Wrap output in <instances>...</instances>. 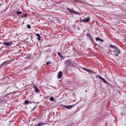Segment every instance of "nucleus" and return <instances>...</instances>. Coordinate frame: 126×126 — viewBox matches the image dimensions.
Masks as SVG:
<instances>
[{
	"mask_svg": "<svg viewBox=\"0 0 126 126\" xmlns=\"http://www.w3.org/2000/svg\"><path fill=\"white\" fill-rule=\"evenodd\" d=\"M113 52L116 56H118V54H120L121 52L120 50L118 49L113 50Z\"/></svg>",
	"mask_w": 126,
	"mask_h": 126,
	"instance_id": "1",
	"label": "nucleus"
},
{
	"mask_svg": "<svg viewBox=\"0 0 126 126\" xmlns=\"http://www.w3.org/2000/svg\"><path fill=\"white\" fill-rule=\"evenodd\" d=\"M97 77L99 79L103 80V82L107 84H108L109 83L107 81L105 80V79L104 78L100 77V76L98 75Z\"/></svg>",
	"mask_w": 126,
	"mask_h": 126,
	"instance_id": "2",
	"label": "nucleus"
},
{
	"mask_svg": "<svg viewBox=\"0 0 126 126\" xmlns=\"http://www.w3.org/2000/svg\"><path fill=\"white\" fill-rule=\"evenodd\" d=\"M83 69L89 73L91 74H93L95 73L94 72L87 68H83Z\"/></svg>",
	"mask_w": 126,
	"mask_h": 126,
	"instance_id": "3",
	"label": "nucleus"
},
{
	"mask_svg": "<svg viewBox=\"0 0 126 126\" xmlns=\"http://www.w3.org/2000/svg\"><path fill=\"white\" fill-rule=\"evenodd\" d=\"M33 88L34 89L36 93H38L39 91V90L37 87L35 85H33Z\"/></svg>",
	"mask_w": 126,
	"mask_h": 126,
	"instance_id": "4",
	"label": "nucleus"
},
{
	"mask_svg": "<svg viewBox=\"0 0 126 126\" xmlns=\"http://www.w3.org/2000/svg\"><path fill=\"white\" fill-rule=\"evenodd\" d=\"M47 123H41L39 122L37 125L38 126H42L47 124Z\"/></svg>",
	"mask_w": 126,
	"mask_h": 126,
	"instance_id": "5",
	"label": "nucleus"
},
{
	"mask_svg": "<svg viewBox=\"0 0 126 126\" xmlns=\"http://www.w3.org/2000/svg\"><path fill=\"white\" fill-rule=\"evenodd\" d=\"M63 74L62 71H60L58 73V78L59 79H60L62 78V76Z\"/></svg>",
	"mask_w": 126,
	"mask_h": 126,
	"instance_id": "6",
	"label": "nucleus"
},
{
	"mask_svg": "<svg viewBox=\"0 0 126 126\" xmlns=\"http://www.w3.org/2000/svg\"><path fill=\"white\" fill-rule=\"evenodd\" d=\"M63 107L66 108L68 109H70L74 105H71V106H67V105H63Z\"/></svg>",
	"mask_w": 126,
	"mask_h": 126,
	"instance_id": "7",
	"label": "nucleus"
},
{
	"mask_svg": "<svg viewBox=\"0 0 126 126\" xmlns=\"http://www.w3.org/2000/svg\"><path fill=\"white\" fill-rule=\"evenodd\" d=\"M89 17H88L85 19H83L82 20V21L84 22H88L89 21Z\"/></svg>",
	"mask_w": 126,
	"mask_h": 126,
	"instance_id": "8",
	"label": "nucleus"
},
{
	"mask_svg": "<svg viewBox=\"0 0 126 126\" xmlns=\"http://www.w3.org/2000/svg\"><path fill=\"white\" fill-rule=\"evenodd\" d=\"M66 66L67 67L69 66L71 64V63L69 60H67L66 61Z\"/></svg>",
	"mask_w": 126,
	"mask_h": 126,
	"instance_id": "9",
	"label": "nucleus"
},
{
	"mask_svg": "<svg viewBox=\"0 0 126 126\" xmlns=\"http://www.w3.org/2000/svg\"><path fill=\"white\" fill-rule=\"evenodd\" d=\"M110 47L113 49H117V48L115 46L112 45H110Z\"/></svg>",
	"mask_w": 126,
	"mask_h": 126,
	"instance_id": "10",
	"label": "nucleus"
},
{
	"mask_svg": "<svg viewBox=\"0 0 126 126\" xmlns=\"http://www.w3.org/2000/svg\"><path fill=\"white\" fill-rule=\"evenodd\" d=\"M11 61H10V60L5 61V62H4L2 64H1V65H3L5 64H7L8 63H9L10 62H11Z\"/></svg>",
	"mask_w": 126,
	"mask_h": 126,
	"instance_id": "11",
	"label": "nucleus"
},
{
	"mask_svg": "<svg viewBox=\"0 0 126 126\" xmlns=\"http://www.w3.org/2000/svg\"><path fill=\"white\" fill-rule=\"evenodd\" d=\"M88 34L89 35V37H90V40H91V42L92 43H93V42H94L93 41V38H92V37H91V35H90L89 34V33H87V35H88Z\"/></svg>",
	"mask_w": 126,
	"mask_h": 126,
	"instance_id": "12",
	"label": "nucleus"
},
{
	"mask_svg": "<svg viewBox=\"0 0 126 126\" xmlns=\"http://www.w3.org/2000/svg\"><path fill=\"white\" fill-rule=\"evenodd\" d=\"M3 44L4 45H6L7 46H9V45L10 44L9 43H8L6 42H4L3 43Z\"/></svg>",
	"mask_w": 126,
	"mask_h": 126,
	"instance_id": "13",
	"label": "nucleus"
},
{
	"mask_svg": "<svg viewBox=\"0 0 126 126\" xmlns=\"http://www.w3.org/2000/svg\"><path fill=\"white\" fill-rule=\"evenodd\" d=\"M67 9L70 12L72 13L73 11H72L71 9L68 8H67Z\"/></svg>",
	"mask_w": 126,
	"mask_h": 126,
	"instance_id": "14",
	"label": "nucleus"
},
{
	"mask_svg": "<svg viewBox=\"0 0 126 126\" xmlns=\"http://www.w3.org/2000/svg\"><path fill=\"white\" fill-rule=\"evenodd\" d=\"M58 54L59 56L61 58H63V56L62 55V54L61 53L59 52H58Z\"/></svg>",
	"mask_w": 126,
	"mask_h": 126,
	"instance_id": "15",
	"label": "nucleus"
},
{
	"mask_svg": "<svg viewBox=\"0 0 126 126\" xmlns=\"http://www.w3.org/2000/svg\"><path fill=\"white\" fill-rule=\"evenodd\" d=\"M29 101L28 100L25 101V104H29Z\"/></svg>",
	"mask_w": 126,
	"mask_h": 126,
	"instance_id": "16",
	"label": "nucleus"
},
{
	"mask_svg": "<svg viewBox=\"0 0 126 126\" xmlns=\"http://www.w3.org/2000/svg\"><path fill=\"white\" fill-rule=\"evenodd\" d=\"M50 101H53L54 100V98L52 97H51L50 98Z\"/></svg>",
	"mask_w": 126,
	"mask_h": 126,
	"instance_id": "17",
	"label": "nucleus"
},
{
	"mask_svg": "<svg viewBox=\"0 0 126 126\" xmlns=\"http://www.w3.org/2000/svg\"><path fill=\"white\" fill-rule=\"evenodd\" d=\"M75 2H79L80 3H82V1L81 0H75Z\"/></svg>",
	"mask_w": 126,
	"mask_h": 126,
	"instance_id": "18",
	"label": "nucleus"
},
{
	"mask_svg": "<svg viewBox=\"0 0 126 126\" xmlns=\"http://www.w3.org/2000/svg\"><path fill=\"white\" fill-rule=\"evenodd\" d=\"M22 13V12L21 11H18L17 12L16 14L17 15L21 14Z\"/></svg>",
	"mask_w": 126,
	"mask_h": 126,
	"instance_id": "19",
	"label": "nucleus"
},
{
	"mask_svg": "<svg viewBox=\"0 0 126 126\" xmlns=\"http://www.w3.org/2000/svg\"><path fill=\"white\" fill-rule=\"evenodd\" d=\"M96 41H99L100 40V39L98 37H97L95 39Z\"/></svg>",
	"mask_w": 126,
	"mask_h": 126,
	"instance_id": "20",
	"label": "nucleus"
},
{
	"mask_svg": "<svg viewBox=\"0 0 126 126\" xmlns=\"http://www.w3.org/2000/svg\"><path fill=\"white\" fill-rule=\"evenodd\" d=\"M27 28L29 29H30L31 28V26L30 25H28L27 26Z\"/></svg>",
	"mask_w": 126,
	"mask_h": 126,
	"instance_id": "21",
	"label": "nucleus"
},
{
	"mask_svg": "<svg viewBox=\"0 0 126 126\" xmlns=\"http://www.w3.org/2000/svg\"><path fill=\"white\" fill-rule=\"evenodd\" d=\"M36 36H38V37H40V35L39 34L37 33L36 34Z\"/></svg>",
	"mask_w": 126,
	"mask_h": 126,
	"instance_id": "22",
	"label": "nucleus"
},
{
	"mask_svg": "<svg viewBox=\"0 0 126 126\" xmlns=\"http://www.w3.org/2000/svg\"><path fill=\"white\" fill-rule=\"evenodd\" d=\"M76 13H78V12L75 11H73V12H72V13L76 14Z\"/></svg>",
	"mask_w": 126,
	"mask_h": 126,
	"instance_id": "23",
	"label": "nucleus"
},
{
	"mask_svg": "<svg viewBox=\"0 0 126 126\" xmlns=\"http://www.w3.org/2000/svg\"><path fill=\"white\" fill-rule=\"evenodd\" d=\"M37 39L39 41L41 40L40 37H38Z\"/></svg>",
	"mask_w": 126,
	"mask_h": 126,
	"instance_id": "24",
	"label": "nucleus"
},
{
	"mask_svg": "<svg viewBox=\"0 0 126 126\" xmlns=\"http://www.w3.org/2000/svg\"><path fill=\"white\" fill-rule=\"evenodd\" d=\"M50 63V61H48L47 63V64L48 65V64Z\"/></svg>",
	"mask_w": 126,
	"mask_h": 126,
	"instance_id": "25",
	"label": "nucleus"
},
{
	"mask_svg": "<svg viewBox=\"0 0 126 126\" xmlns=\"http://www.w3.org/2000/svg\"><path fill=\"white\" fill-rule=\"evenodd\" d=\"M99 41L101 42H103V39H100Z\"/></svg>",
	"mask_w": 126,
	"mask_h": 126,
	"instance_id": "26",
	"label": "nucleus"
},
{
	"mask_svg": "<svg viewBox=\"0 0 126 126\" xmlns=\"http://www.w3.org/2000/svg\"><path fill=\"white\" fill-rule=\"evenodd\" d=\"M27 16V15L26 14H24V16L26 17Z\"/></svg>",
	"mask_w": 126,
	"mask_h": 126,
	"instance_id": "27",
	"label": "nucleus"
},
{
	"mask_svg": "<svg viewBox=\"0 0 126 126\" xmlns=\"http://www.w3.org/2000/svg\"><path fill=\"white\" fill-rule=\"evenodd\" d=\"M32 103V102H31V101H29V103L31 104Z\"/></svg>",
	"mask_w": 126,
	"mask_h": 126,
	"instance_id": "28",
	"label": "nucleus"
},
{
	"mask_svg": "<svg viewBox=\"0 0 126 126\" xmlns=\"http://www.w3.org/2000/svg\"><path fill=\"white\" fill-rule=\"evenodd\" d=\"M38 126L37 125H34L33 126Z\"/></svg>",
	"mask_w": 126,
	"mask_h": 126,
	"instance_id": "29",
	"label": "nucleus"
},
{
	"mask_svg": "<svg viewBox=\"0 0 126 126\" xmlns=\"http://www.w3.org/2000/svg\"><path fill=\"white\" fill-rule=\"evenodd\" d=\"M78 29L79 30L80 29L79 28V27H78Z\"/></svg>",
	"mask_w": 126,
	"mask_h": 126,
	"instance_id": "30",
	"label": "nucleus"
},
{
	"mask_svg": "<svg viewBox=\"0 0 126 126\" xmlns=\"http://www.w3.org/2000/svg\"><path fill=\"white\" fill-rule=\"evenodd\" d=\"M28 58H30V57L29 56V57H28Z\"/></svg>",
	"mask_w": 126,
	"mask_h": 126,
	"instance_id": "31",
	"label": "nucleus"
},
{
	"mask_svg": "<svg viewBox=\"0 0 126 126\" xmlns=\"http://www.w3.org/2000/svg\"><path fill=\"white\" fill-rule=\"evenodd\" d=\"M125 41H126V39L125 40Z\"/></svg>",
	"mask_w": 126,
	"mask_h": 126,
	"instance_id": "32",
	"label": "nucleus"
},
{
	"mask_svg": "<svg viewBox=\"0 0 126 126\" xmlns=\"http://www.w3.org/2000/svg\"><path fill=\"white\" fill-rule=\"evenodd\" d=\"M1 67H0V69L1 68Z\"/></svg>",
	"mask_w": 126,
	"mask_h": 126,
	"instance_id": "33",
	"label": "nucleus"
},
{
	"mask_svg": "<svg viewBox=\"0 0 126 126\" xmlns=\"http://www.w3.org/2000/svg\"><path fill=\"white\" fill-rule=\"evenodd\" d=\"M89 35H89L88 34L87 35Z\"/></svg>",
	"mask_w": 126,
	"mask_h": 126,
	"instance_id": "34",
	"label": "nucleus"
}]
</instances>
